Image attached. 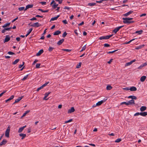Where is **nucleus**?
Listing matches in <instances>:
<instances>
[{
  "label": "nucleus",
  "instance_id": "58",
  "mask_svg": "<svg viewBox=\"0 0 147 147\" xmlns=\"http://www.w3.org/2000/svg\"><path fill=\"white\" fill-rule=\"evenodd\" d=\"M142 65V67H145V66L147 65V63L145 62Z\"/></svg>",
  "mask_w": 147,
  "mask_h": 147
},
{
  "label": "nucleus",
  "instance_id": "26",
  "mask_svg": "<svg viewBox=\"0 0 147 147\" xmlns=\"http://www.w3.org/2000/svg\"><path fill=\"white\" fill-rule=\"evenodd\" d=\"M20 61L19 59H17L16 60L13 62L12 63L13 65H15L16 64Z\"/></svg>",
  "mask_w": 147,
  "mask_h": 147
},
{
  "label": "nucleus",
  "instance_id": "27",
  "mask_svg": "<svg viewBox=\"0 0 147 147\" xmlns=\"http://www.w3.org/2000/svg\"><path fill=\"white\" fill-rule=\"evenodd\" d=\"M112 88V87L110 85H108L107 86L106 89L107 90H110Z\"/></svg>",
  "mask_w": 147,
  "mask_h": 147
},
{
  "label": "nucleus",
  "instance_id": "31",
  "mask_svg": "<svg viewBox=\"0 0 147 147\" xmlns=\"http://www.w3.org/2000/svg\"><path fill=\"white\" fill-rule=\"evenodd\" d=\"M82 64V63L81 62H80L79 63V64H77L76 66V68H80Z\"/></svg>",
  "mask_w": 147,
  "mask_h": 147
},
{
  "label": "nucleus",
  "instance_id": "6",
  "mask_svg": "<svg viewBox=\"0 0 147 147\" xmlns=\"http://www.w3.org/2000/svg\"><path fill=\"white\" fill-rule=\"evenodd\" d=\"M122 19L123 20V22L124 23V22L129 21V20H132L133 19V18H123Z\"/></svg>",
  "mask_w": 147,
  "mask_h": 147
},
{
  "label": "nucleus",
  "instance_id": "42",
  "mask_svg": "<svg viewBox=\"0 0 147 147\" xmlns=\"http://www.w3.org/2000/svg\"><path fill=\"white\" fill-rule=\"evenodd\" d=\"M62 50L63 51H66L67 52H70L71 51V49H62Z\"/></svg>",
  "mask_w": 147,
  "mask_h": 147
},
{
  "label": "nucleus",
  "instance_id": "45",
  "mask_svg": "<svg viewBox=\"0 0 147 147\" xmlns=\"http://www.w3.org/2000/svg\"><path fill=\"white\" fill-rule=\"evenodd\" d=\"M72 121V119H69L68 121H65V123H68L71 122Z\"/></svg>",
  "mask_w": 147,
  "mask_h": 147
},
{
  "label": "nucleus",
  "instance_id": "32",
  "mask_svg": "<svg viewBox=\"0 0 147 147\" xmlns=\"http://www.w3.org/2000/svg\"><path fill=\"white\" fill-rule=\"evenodd\" d=\"M123 104H125L126 105H129V102H123L121 103L120 105H122Z\"/></svg>",
  "mask_w": 147,
  "mask_h": 147
},
{
  "label": "nucleus",
  "instance_id": "34",
  "mask_svg": "<svg viewBox=\"0 0 147 147\" xmlns=\"http://www.w3.org/2000/svg\"><path fill=\"white\" fill-rule=\"evenodd\" d=\"M86 45H84V46H83L82 48V50H81V51H80V52H81L82 51H83L84 50H85L86 49Z\"/></svg>",
  "mask_w": 147,
  "mask_h": 147
},
{
  "label": "nucleus",
  "instance_id": "63",
  "mask_svg": "<svg viewBox=\"0 0 147 147\" xmlns=\"http://www.w3.org/2000/svg\"><path fill=\"white\" fill-rule=\"evenodd\" d=\"M143 67H142V65H141L139 67H138V69H141Z\"/></svg>",
  "mask_w": 147,
  "mask_h": 147
},
{
  "label": "nucleus",
  "instance_id": "1",
  "mask_svg": "<svg viewBox=\"0 0 147 147\" xmlns=\"http://www.w3.org/2000/svg\"><path fill=\"white\" fill-rule=\"evenodd\" d=\"M113 34H111L109 35L102 36L99 38V39L100 40L102 39H108L113 36Z\"/></svg>",
  "mask_w": 147,
  "mask_h": 147
},
{
  "label": "nucleus",
  "instance_id": "3",
  "mask_svg": "<svg viewBox=\"0 0 147 147\" xmlns=\"http://www.w3.org/2000/svg\"><path fill=\"white\" fill-rule=\"evenodd\" d=\"M123 26H121L118 27L114 29L113 31L115 33H116L119 30L120 28L123 27Z\"/></svg>",
  "mask_w": 147,
  "mask_h": 147
},
{
  "label": "nucleus",
  "instance_id": "15",
  "mask_svg": "<svg viewBox=\"0 0 147 147\" xmlns=\"http://www.w3.org/2000/svg\"><path fill=\"white\" fill-rule=\"evenodd\" d=\"M129 105H132L135 104V101L134 100L131 99V100L128 101Z\"/></svg>",
  "mask_w": 147,
  "mask_h": 147
},
{
  "label": "nucleus",
  "instance_id": "57",
  "mask_svg": "<svg viewBox=\"0 0 147 147\" xmlns=\"http://www.w3.org/2000/svg\"><path fill=\"white\" fill-rule=\"evenodd\" d=\"M37 19L35 17H33L32 18L30 19V20L31 21H33L34 20H36Z\"/></svg>",
  "mask_w": 147,
  "mask_h": 147
},
{
  "label": "nucleus",
  "instance_id": "24",
  "mask_svg": "<svg viewBox=\"0 0 147 147\" xmlns=\"http://www.w3.org/2000/svg\"><path fill=\"white\" fill-rule=\"evenodd\" d=\"M14 95H12L11 96L10 98L7 99V100H5V102H7L8 101L14 98Z\"/></svg>",
  "mask_w": 147,
  "mask_h": 147
},
{
  "label": "nucleus",
  "instance_id": "23",
  "mask_svg": "<svg viewBox=\"0 0 147 147\" xmlns=\"http://www.w3.org/2000/svg\"><path fill=\"white\" fill-rule=\"evenodd\" d=\"M61 31L59 30H57L56 31H55L53 35H58L60 34H61Z\"/></svg>",
  "mask_w": 147,
  "mask_h": 147
},
{
  "label": "nucleus",
  "instance_id": "39",
  "mask_svg": "<svg viewBox=\"0 0 147 147\" xmlns=\"http://www.w3.org/2000/svg\"><path fill=\"white\" fill-rule=\"evenodd\" d=\"M121 138H118L115 140V142H119L121 141Z\"/></svg>",
  "mask_w": 147,
  "mask_h": 147
},
{
  "label": "nucleus",
  "instance_id": "53",
  "mask_svg": "<svg viewBox=\"0 0 147 147\" xmlns=\"http://www.w3.org/2000/svg\"><path fill=\"white\" fill-rule=\"evenodd\" d=\"M49 83V82H46L45 84L42 85V87L43 88L45 86H46Z\"/></svg>",
  "mask_w": 147,
  "mask_h": 147
},
{
  "label": "nucleus",
  "instance_id": "2",
  "mask_svg": "<svg viewBox=\"0 0 147 147\" xmlns=\"http://www.w3.org/2000/svg\"><path fill=\"white\" fill-rule=\"evenodd\" d=\"M10 130V127L8 126L6 130L5 133V136L7 138L9 137V133Z\"/></svg>",
  "mask_w": 147,
  "mask_h": 147
},
{
  "label": "nucleus",
  "instance_id": "35",
  "mask_svg": "<svg viewBox=\"0 0 147 147\" xmlns=\"http://www.w3.org/2000/svg\"><path fill=\"white\" fill-rule=\"evenodd\" d=\"M132 64V63H131V61L127 63H126L125 65V66H127L129 65Z\"/></svg>",
  "mask_w": 147,
  "mask_h": 147
},
{
  "label": "nucleus",
  "instance_id": "37",
  "mask_svg": "<svg viewBox=\"0 0 147 147\" xmlns=\"http://www.w3.org/2000/svg\"><path fill=\"white\" fill-rule=\"evenodd\" d=\"M40 63H37L36 65V68H38L40 67Z\"/></svg>",
  "mask_w": 147,
  "mask_h": 147
},
{
  "label": "nucleus",
  "instance_id": "16",
  "mask_svg": "<svg viewBox=\"0 0 147 147\" xmlns=\"http://www.w3.org/2000/svg\"><path fill=\"white\" fill-rule=\"evenodd\" d=\"M19 136H20L22 137L21 138L22 140H23L26 136V134L22 133L20 134Z\"/></svg>",
  "mask_w": 147,
  "mask_h": 147
},
{
  "label": "nucleus",
  "instance_id": "33",
  "mask_svg": "<svg viewBox=\"0 0 147 147\" xmlns=\"http://www.w3.org/2000/svg\"><path fill=\"white\" fill-rule=\"evenodd\" d=\"M135 39H134V38L133 39L127 42L123 43V44H128L130 42H131L132 41H133V40H134Z\"/></svg>",
  "mask_w": 147,
  "mask_h": 147
},
{
  "label": "nucleus",
  "instance_id": "43",
  "mask_svg": "<svg viewBox=\"0 0 147 147\" xmlns=\"http://www.w3.org/2000/svg\"><path fill=\"white\" fill-rule=\"evenodd\" d=\"M12 28V27H10L9 28H4V30H9Z\"/></svg>",
  "mask_w": 147,
  "mask_h": 147
},
{
  "label": "nucleus",
  "instance_id": "21",
  "mask_svg": "<svg viewBox=\"0 0 147 147\" xmlns=\"http://www.w3.org/2000/svg\"><path fill=\"white\" fill-rule=\"evenodd\" d=\"M133 12V11H130L129 12H127V13L124 14H123V16H127L130 14L131 13H132Z\"/></svg>",
  "mask_w": 147,
  "mask_h": 147
},
{
  "label": "nucleus",
  "instance_id": "20",
  "mask_svg": "<svg viewBox=\"0 0 147 147\" xmlns=\"http://www.w3.org/2000/svg\"><path fill=\"white\" fill-rule=\"evenodd\" d=\"M146 78V76H143L140 78V80L142 82H144Z\"/></svg>",
  "mask_w": 147,
  "mask_h": 147
},
{
  "label": "nucleus",
  "instance_id": "54",
  "mask_svg": "<svg viewBox=\"0 0 147 147\" xmlns=\"http://www.w3.org/2000/svg\"><path fill=\"white\" fill-rule=\"evenodd\" d=\"M43 88L42 86H41L40 87L38 88L37 90V91H39L40 90H41V89H42Z\"/></svg>",
  "mask_w": 147,
  "mask_h": 147
},
{
  "label": "nucleus",
  "instance_id": "22",
  "mask_svg": "<svg viewBox=\"0 0 147 147\" xmlns=\"http://www.w3.org/2000/svg\"><path fill=\"white\" fill-rule=\"evenodd\" d=\"M146 109V107L145 106H142L140 108V110L142 112Z\"/></svg>",
  "mask_w": 147,
  "mask_h": 147
},
{
  "label": "nucleus",
  "instance_id": "18",
  "mask_svg": "<svg viewBox=\"0 0 147 147\" xmlns=\"http://www.w3.org/2000/svg\"><path fill=\"white\" fill-rule=\"evenodd\" d=\"M128 98H131L133 100H136L137 99V97L134 96H130L128 97Z\"/></svg>",
  "mask_w": 147,
  "mask_h": 147
},
{
  "label": "nucleus",
  "instance_id": "4",
  "mask_svg": "<svg viewBox=\"0 0 147 147\" xmlns=\"http://www.w3.org/2000/svg\"><path fill=\"white\" fill-rule=\"evenodd\" d=\"M30 26L33 27H38L41 26V24H39L38 22H36L34 23L33 24L30 25Z\"/></svg>",
  "mask_w": 147,
  "mask_h": 147
},
{
  "label": "nucleus",
  "instance_id": "7",
  "mask_svg": "<svg viewBox=\"0 0 147 147\" xmlns=\"http://www.w3.org/2000/svg\"><path fill=\"white\" fill-rule=\"evenodd\" d=\"M75 111L74 108V107H71L70 109H69L68 111V113H72L74 112Z\"/></svg>",
  "mask_w": 147,
  "mask_h": 147
},
{
  "label": "nucleus",
  "instance_id": "11",
  "mask_svg": "<svg viewBox=\"0 0 147 147\" xmlns=\"http://www.w3.org/2000/svg\"><path fill=\"white\" fill-rule=\"evenodd\" d=\"M26 125H25L23 127H20L19 129L18 130V132L19 133H21L23 131V130H24V129L26 127Z\"/></svg>",
  "mask_w": 147,
  "mask_h": 147
},
{
  "label": "nucleus",
  "instance_id": "9",
  "mask_svg": "<svg viewBox=\"0 0 147 147\" xmlns=\"http://www.w3.org/2000/svg\"><path fill=\"white\" fill-rule=\"evenodd\" d=\"M51 92H48L46 93L45 95L44 98H43V100H48L49 98H46L49 96V95L50 94Z\"/></svg>",
  "mask_w": 147,
  "mask_h": 147
},
{
  "label": "nucleus",
  "instance_id": "59",
  "mask_svg": "<svg viewBox=\"0 0 147 147\" xmlns=\"http://www.w3.org/2000/svg\"><path fill=\"white\" fill-rule=\"evenodd\" d=\"M113 60V59H111L107 63L109 64H110Z\"/></svg>",
  "mask_w": 147,
  "mask_h": 147
},
{
  "label": "nucleus",
  "instance_id": "28",
  "mask_svg": "<svg viewBox=\"0 0 147 147\" xmlns=\"http://www.w3.org/2000/svg\"><path fill=\"white\" fill-rule=\"evenodd\" d=\"M32 28L29 29V31L28 32V33L26 35V37L32 31Z\"/></svg>",
  "mask_w": 147,
  "mask_h": 147
},
{
  "label": "nucleus",
  "instance_id": "29",
  "mask_svg": "<svg viewBox=\"0 0 147 147\" xmlns=\"http://www.w3.org/2000/svg\"><path fill=\"white\" fill-rule=\"evenodd\" d=\"M134 21H125V22H124V24H129L130 23H134Z\"/></svg>",
  "mask_w": 147,
  "mask_h": 147
},
{
  "label": "nucleus",
  "instance_id": "25",
  "mask_svg": "<svg viewBox=\"0 0 147 147\" xmlns=\"http://www.w3.org/2000/svg\"><path fill=\"white\" fill-rule=\"evenodd\" d=\"M10 23H8L5 24L3 26H2V27L3 28H5L7 26H9L10 25Z\"/></svg>",
  "mask_w": 147,
  "mask_h": 147
},
{
  "label": "nucleus",
  "instance_id": "17",
  "mask_svg": "<svg viewBox=\"0 0 147 147\" xmlns=\"http://www.w3.org/2000/svg\"><path fill=\"white\" fill-rule=\"evenodd\" d=\"M105 100H102L96 103V105L97 106H99L101 105L103 102L105 101Z\"/></svg>",
  "mask_w": 147,
  "mask_h": 147
},
{
  "label": "nucleus",
  "instance_id": "48",
  "mask_svg": "<svg viewBox=\"0 0 147 147\" xmlns=\"http://www.w3.org/2000/svg\"><path fill=\"white\" fill-rule=\"evenodd\" d=\"M67 35V33L65 32L62 35V37L63 38L65 37Z\"/></svg>",
  "mask_w": 147,
  "mask_h": 147
},
{
  "label": "nucleus",
  "instance_id": "56",
  "mask_svg": "<svg viewBox=\"0 0 147 147\" xmlns=\"http://www.w3.org/2000/svg\"><path fill=\"white\" fill-rule=\"evenodd\" d=\"M62 22L64 24H67V22L66 20L62 21Z\"/></svg>",
  "mask_w": 147,
  "mask_h": 147
},
{
  "label": "nucleus",
  "instance_id": "19",
  "mask_svg": "<svg viewBox=\"0 0 147 147\" xmlns=\"http://www.w3.org/2000/svg\"><path fill=\"white\" fill-rule=\"evenodd\" d=\"M59 16H60L58 15H57L56 17L52 18L50 20V22H51V21H53L57 20Z\"/></svg>",
  "mask_w": 147,
  "mask_h": 147
},
{
  "label": "nucleus",
  "instance_id": "49",
  "mask_svg": "<svg viewBox=\"0 0 147 147\" xmlns=\"http://www.w3.org/2000/svg\"><path fill=\"white\" fill-rule=\"evenodd\" d=\"M140 115L143 116H145L144 112H140Z\"/></svg>",
  "mask_w": 147,
  "mask_h": 147
},
{
  "label": "nucleus",
  "instance_id": "14",
  "mask_svg": "<svg viewBox=\"0 0 147 147\" xmlns=\"http://www.w3.org/2000/svg\"><path fill=\"white\" fill-rule=\"evenodd\" d=\"M129 90L131 91H136L137 90V88L134 86H132L129 88Z\"/></svg>",
  "mask_w": 147,
  "mask_h": 147
},
{
  "label": "nucleus",
  "instance_id": "52",
  "mask_svg": "<svg viewBox=\"0 0 147 147\" xmlns=\"http://www.w3.org/2000/svg\"><path fill=\"white\" fill-rule=\"evenodd\" d=\"M8 54L9 55H11L15 54V53H13V52H12L11 51H9V52H8Z\"/></svg>",
  "mask_w": 147,
  "mask_h": 147
},
{
  "label": "nucleus",
  "instance_id": "46",
  "mask_svg": "<svg viewBox=\"0 0 147 147\" xmlns=\"http://www.w3.org/2000/svg\"><path fill=\"white\" fill-rule=\"evenodd\" d=\"M30 111L29 110H27L24 113L23 115L25 116L26 115V114L29 113Z\"/></svg>",
  "mask_w": 147,
  "mask_h": 147
},
{
  "label": "nucleus",
  "instance_id": "44",
  "mask_svg": "<svg viewBox=\"0 0 147 147\" xmlns=\"http://www.w3.org/2000/svg\"><path fill=\"white\" fill-rule=\"evenodd\" d=\"M118 50H115V51H109V52H107V53H108V54H110V53H113L114 52H115L117 51Z\"/></svg>",
  "mask_w": 147,
  "mask_h": 147
},
{
  "label": "nucleus",
  "instance_id": "60",
  "mask_svg": "<svg viewBox=\"0 0 147 147\" xmlns=\"http://www.w3.org/2000/svg\"><path fill=\"white\" fill-rule=\"evenodd\" d=\"M123 89L125 90H129V87H126L123 88Z\"/></svg>",
  "mask_w": 147,
  "mask_h": 147
},
{
  "label": "nucleus",
  "instance_id": "10",
  "mask_svg": "<svg viewBox=\"0 0 147 147\" xmlns=\"http://www.w3.org/2000/svg\"><path fill=\"white\" fill-rule=\"evenodd\" d=\"M33 7V5L32 4L27 5L26 6V8L24 10V11H26L29 8H32Z\"/></svg>",
  "mask_w": 147,
  "mask_h": 147
},
{
  "label": "nucleus",
  "instance_id": "55",
  "mask_svg": "<svg viewBox=\"0 0 147 147\" xmlns=\"http://www.w3.org/2000/svg\"><path fill=\"white\" fill-rule=\"evenodd\" d=\"M40 3H41L42 5H46V2L45 1L41 2H40Z\"/></svg>",
  "mask_w": 147,
  "mask_h": 147
},
{
  "label": "nucleus",
  "instance_id": "64",
  "mask_svg": "<svg viewBox=\"0 0 147 147\" xmlns=\"http://www.w3.org/2000/svg\"><path fill=\"white\" fill-rule=\"evenodd\" d=\"M143 67H142V65H141L139 67H138V69H141Z\"/></svg>",
  "mask_w": 147,
  "mask_h": 147
},
{
  "label": "nucleus",
  "instance_id": "61",
  "mask_svg": "<svg viewBox=\"0 0 147 147\" xmlns=\"http://www.w3.org/2000/svg\"><path fill=\"white\" fill-rule=\"evenodd\" d=\"M36 17H38V18H42L43 17V16H40L39 15H36Z\"/></svg>",
  "mask_w": 147,
  "mask_h": 147
},
{
  "label": "nucleus",
  "instance_id": "13",
  "mask_svg": "<svg viewBox=\"0 0 147 147\" xmlns=\"http://www.w3.org/2000/svg\"><path fill=\"white\" fill-rule=\"evenodd\" d=\"M64 39H62L61 40H59L57 42V44L58 45H61L64 42Z\"/></svg>",
  "mask_w": 147,
  "mask_h": 147
},
{
  "label": "nucleus",
  "instance_id": "5",
  "mask_svg": "<svg viewBox=\"0 0 147 147\" xmlns=\"http://www.w3.org/2000/svg\"><path fill=\"white\" fill-rule=\"evenodd\" d=\"M10 37L9 35H7L5 36V38L4 40V42H7L10 40Z\"/></svg>",
  "mask_w": 147,
  "mask_h": 147
},
{
  "label": "nucleus",
  "instance_id": "8",
  "mask_svg": "<svg viewBox=\"0 0 147 147\" xmlns=\"http://www.w3.org/2000/svg\"><path fill=\"white\" fill-rule=\"evenodd\" d=\"M7 141L5 139L3 140L0 143V146H2L3 145H5L7 142Z\"/></svg>",
  "mask_w": 147,
  "mask_h": 147
},
{
  "label": "nucleus",
  "instance_id": "40",
  "mask_svg": "<svg viewBox=\"0 0 147 147\" xmlns=\"http://www.w3.org/2000/svg\"><path fill=\"white\" fill-rule=\"evenodd\" d=\"M24 7H22L18 8V10L19 11H21L24 9Z\"/></svg>",
  "mask_w": 147,
  "mask_h": 147
},
{
  "label": "nucleus",
  "instance_id": "36",
  "mask_svg": "<svg viewBox=\"0 0 147 147\" xmlns=\"http://www.w3.org/2000/svg\"><path fill=\"white\" fill-rule=\"evenodd\" d=\"M96 4L95 3H88V5L90 6H93Z\"/></svg>",
  "mask_w": 147,
  "mask_h": 147
},
{
  "label": "nucleus",
  "instance_id": "12",
  "mask_svg": "<svg viewBox=\"0 0 147 147\" xmlns=\"http://www.w3.org/2000/svg\"><path fill=\"white\" fill-rule=\"evenodd\" d=\"M43 49H41L40 50L38 53L36 54V56H39L42 54L43 52Z\"/></svg>",
  "mask_w": 147,
  "mask_h": 147
},
{
  "label": "nucleus",
  "instance_id": "47",
  "mask_svg": "<svg viewBox=\"0 0 147 147\" xmlns=\"http://www.w3.org/2000/svg\"><path fill=\"white\" fill-rule=\"evenodd\" d=\"M54 49V48L53 47H50L48 49V51L49 52H51Z\"/></svg>",
  "mask_w": 147,
  "mask_h": 147
},
{
  "label": "nucleus",
  "instance_id": "30",
  "mask_svg": "<svg viewBox=\"0 0 147 147\" xmlns=\"http://www.w3.org/2000/svg\"><path fill=\"white\" fill-rule=\"evenodd\" d=\"M143 32L142 30H138L136 32V33H138V34H140L142 33Z\"/></svg>",
  "mask_w": 147,
  "mask_h": 147
},
{
  "label": "nucleus",
  "instance_id": "38",
  "mask_svg": "<svg viewBox=\"0 0 147 147\" xmlns=\"http://www.w3.org/2000/svg\"><path fill=\"white\" fill-rule=\"evenodd\" d=\"M28 75H27L24 77L23 79H22V80H26L28 76Z\"/></svg>",
  "mask_w": 147,
  "mask_h": 147
},
{
  "label": "nucleus",
  "instance_id": "62",
  "mask_svg": "<svg viewBox=\"0 0 147 147\" xmlns=\"http://www.w3.org/2000/svg\"><path fill=\"white\" fill-rule=\"evenodd\" d=\"M38 61V60L37 59H35V61H34V62L33 63V65L35 64Z\"/></svg>",
  "mask_w": 147,
  "mask_h": 147
},
{
  "label": "nucleus",
  "instance_id": "41",
  "mask_svg": "<svg viewBox=\"0 0 147 147\" xmlns=\"http://www.w3.org/2000/svg\"><path fill=\"white\" fill-rule=\"evenodd\" d=\"M55 3H54V4L52 6L53 7L54 9L56 8L57 6L58 5V4H56Z\"/></svg>",
  "mask_w": 147,
  "mask_h": 147
},
{
  "label": "nucleus",
  "instance_id": "50",
  "mask_svg": "<svg viewBox=\"0 0 147 147\" xmlns=\"http://www.w3.org/2000/svg\"><path fill=\"white\" fill-rule=\"evenodd\" d=\"M20 100L18 99V98L17 99L15 100V102L13 103V105L16 103H17Z\"/></svg>",
  "mask_w": 147,
  "mask_h": 147
},
{
  "label": "nucleus",
  "instance_id": "51",
  "mask_svg": "<svg viewBox=\"0 0 147 147\" xmlns=\"http://www.w3.org/2000/svg\"><path fill=\"white\" fill-rule=\"evenodd\" d=\"M104 47H110V45L109 44H108L105 43V44H104Z\"/></svg>",
  "mask_w": 147,
  "mask_h": 147
}]
</instances>
